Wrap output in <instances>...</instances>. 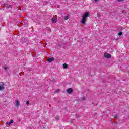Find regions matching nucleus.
<instances>
[{"mask_svg": "<svg viewBox=\"0 0 129 129\" xmlns=\"http://www.w3.org/2000/svg\"><path fill=\"white\" fill-rule=\"evenodd\" d=\"M118 2L119 3L120 2H123V0H118Z\"/></svg>", "mask_w": 129, "mask_h": 129, "instance_id": "19", "label": "nucleus"}, {"mask_svg": "<svg viewBox=\"0 0 129 129\" xmlns=\"http://www.w3.org/2000/svg\"><path fill=\"white\" fill-rule=\"evenodd\" d=\"M4 70H7V69H8V67H5L4 68Z\"/></svg>", "mask_w": 129, "mask_h": 129, "instance_id": "16", "label": "nucleus"}, {"mask_svg": "<svg viewBox=\"0 0 129 129\" xmlns=\"http://www.w3.org/2000/svg\"><path fill=\"white\" fill-rule=\"evenodd\" d=\"M4 6L5 8H10V5H9L8 4H5Z\"/></svg>", "mask_w": 129, "mask_h": 129, "instance_id": "10", "label": "nucleus"}, {"mask_svg": "<svg viewBox=\"0 0 129 129\" xmlns=\"http://www.w3.org/2000/svg\"><path fill=\"white\" fill-rule=\"evenodd\" d=\"M15 103H16V106H21V104L20 103V101L16 100Z\"/></svg>", "mask_w": 129, "mask_h": 129, "instance_id": "6", "label": "nucleus"}, {"mask_svg": "<svg viewBox=\"0 0 129 129\" xmlns=\"http://www.w3.org/2000/svg\"><path fill=\"white\" fill-rule=\"evenodd\" d=\"M54 60H55V58L54 57L49 58L47 59V62H48V63H51V62H53Z\"/></svg>", "mask_w": 129, "mask_h": 129, "instance_id": "4", "label": "nucleus"}, {"mask_svg": "<svg viewBox=\"0 0 129 129\" xmlns=\"http://www.w3.org/2000/svg\"><path fill=\"white\" fill-rule=\"evenodd\" d=\"M118 116L116 115L115 116V118H118Z\"/></svg>", "mask_w": 129, "mask_h": 129, "instance_id": "21", "label": "nucleus"}, {"mask_svg": "<svg viewBox=\"0 0 129 129\" xmlns=\"http://www.w3.org/2000/svg\"><path fill=\"white\" fill-rule=\"evenodd\" d=\"M5 89V84L3 82L0 83V91L4 90Z\"/></svg>", "mask_w": 129, "mask_h": 129, "instance_id": "3", "label": "nucleus"}, {"mask_svg": "<svg viewBox=\"0 0 129 129\" xmlns=\"http://www.w3.org/2000/svg\"><path fill=\"white\" fill-rule=\"evenodd\" d=\"M48 32H49V33H50V32H51V29L48 28Z\"/></svg>", "mask_w": 129, "mask_h": 129, "instance_id": "18", "label": "nucleus"}, {"mask_svg": "<svg viewBox=\"0 0 129 129\" xmlns=\"http://www.w3.org/2000/svg\"><path fill=\"white\" fill-rule=\"evenodd\" d=\"M118 35H119V36H121V35H122V32H119L118 33Z\"/></svg>", "mask_w": 129, "mask_h": 129, "instance_id": "14", "label": "nucleus"}, {"mask_svg": "<svg viewBox=\"0 0 129 129\" xmlns=\"http://www.w3.org/2000/svg\"><path fill=\"white\" fill-rule=\"evenodd\" d=\"M56 91V93L60 92V90H57Z\"/></svg>", "mask_w": 129, "mask_h": 129, "instance_id": "20", "label": "nucleus"}, {"mask_svg": "<svg viewBox=\"0 0 129 129\" xmlns=\"http://www.w3.org/2000/svg\"><path fill=\"white\" fill-rule=\"evenodd\" d=\"M95 2H98V0H95Z\"/></svg>", "mask_w": 129, "mask_h": 129, "instance_id": "22", "label": "nucleus"}, {"mask_svg": "<svg viewBox=\"0 0 129 129\" xmlns=\"http://www.w3.org/2000/svg\"><path fill=\"white\" fill-rule=\"evenodd\" d=\"M55 118H56V120H59V116H56L55 117Z\"/></svg>", "mask_w": 129, "mask_h": 129, "instance_id": "11", "label": "nucleus"}, {"mask_svg": "<svg viewBox=\"0 0 129 129\" xmlns=\"http://www.w3.org/2000/svg\"><path fill=\"white\" fill-rule=\"evenodd\" d=\"M89 17V12H85L82 16V18L81 19V23L83 24V25H85L86 23V21H87V18Z\"/></svg>", "mask_w": 129, "mask_h": 129, "instance_id": "1", "label": "nucleus"}, {"mask_svg": "<svg viewBox=\"0 0 129 129\" xmlns=\"http://www.w3.org/2000/svg\"><path fill=\"white\" fill-rule=\"evenodd\" d=\"M72 91L73 90L72 88H69L67 90V92L68 94H71V93H72Z\"/></svg>", "mask_w": 129, "mask_h": 129, "instance_id": "5", "label": "nucleus"}, {"mask_svg": "<svg viewBox=\"0 0 129 129\" xmlns=\"http://www.w3.org/2000/svg\"><path fill=\"white\" fill-rule=\"evenodd\" d=\"M82 100H83V101H84V100H85V97H83V98H82Z\"/></svg>", "mask_w": 129, "mask_h": 129, "instance_id": "15", "label": "nucleus"}, {"mask_svg": "<svg viewBox=\"0 0 129 129\" xmlns=\"http://www.w3.org/2000/svg\"><path fill=\"white\" fill-rule=\"evenodd\" d=\"M56 22H57V19H56L55 18H52V22L53 24H56Z\"/></svg>", "mask_w": 129, "mask_h": 129, "instance_id": "7", "label": "nucleus"}, {"mask_svg": "<svg viewBox=\"0 0 129 129\" xmlns=\"http://www.w3.org/2000/svg\"><path fill=\"white\" fill-rule=\"evenodd\" d=\"M63 65H67V64L64 63V64H63Z\"/></svg>", "mask_w": 129, "mask_h": 129, "instance_id": "23", "label": "nucleus"}, {"mask_svg": "<svg viewBox=\"0 0 129 129\" xmlns=\"http://www.w3.org/2000/svg\"><path fill=\"white\" fill-rule=\"evenodd\" d=\"M63 69H67L68 68V65H63Z\"/></svg>", "mask_w": 129, "mask_h": 129, "instance_id": "8", "label": "nucleus"}, {"mask_svg": "<svg viewBox=\"0 0 129 129\" xmlns=\"http://www.w3.org/2000/svg\"><path fill=\"white\" fill-rule=\"evenodd\" d=\"M64 19L66 21H67V20H68L69 19V16H66L64 17Z\"/></svg>", "mask_w": 129, "mask_h": 129, "instance_id": "9", "label": "nucleus"}, {"mask_svg": "<svg viewBox=\"0 0 129 129\" xmlns=\"http://www.w3.org/2000/svg\"><path fill=\"white\" fill-rule=\"evenodd\" d=\"M29 101H27L26 102V104H27V105H29Z\"/></svg>", "mask_w": 129, "mask_h": 129, "instance_id": "17", "label": "nucleus"}, {"mask_svg": "<svg viewBox=\"0 0 129 129\" xmlns=\"http://www.w3.org/2000/svg\"><path fill=\"white\" fill-rule=\"evenodd\" d=\"M14 123V120H11V121H10V124H11V123Z\"/></svg>", "mask_w": 129, "mask_h": 129, "instance_id": "13", "label": "nucleus"}, {"mask_svg": "<svg viewBox=\"0 0 129 129\" xmlns=\"http://www.w3.org/2000/svg\"><path fill=\"white\" fill-rule=\"evenodd\" d=\"M104 57L107 58V59H110L111 58V55L107 52H106L104 54Z\"/></svg>", "mask_w": 129, "mask_h": 129, "instance_id": "2", "label": "nucleus"}, {"mask_svg": "<svg viewBox=\"0 0 129 129\" xmlns=\"http://www.w3.org/2000/svg\"><path fill=\"white\" fill-rule=\"evenodd\" d=\"M6 125H8L9 126H10V125H11V123H10V122H6Z\"/></svg>", "mask_w": 129, "mask_h": 129, "instance_id": "12", "label": "nucleus"}]
</instances>
